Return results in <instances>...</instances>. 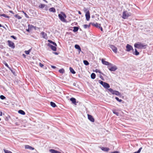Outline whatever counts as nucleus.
I'll return each mask as SVG.
<instances>
[{
    "label": "nucleus",
    "instance_id": "c756f323",
    "mask_svg": "<svg viewBox=\"0 0 153 153\" xmlns=\"http://www.w3.org/2000/svg\"><path fill=\"white\" fill-rule=\"evenodd\" d=\"M83 63H84V64L86 65H88L89 64V62L87 60H84Z\"/></svg>",
    "mask_w": 153,
    "mask_h": 153
},
{
    "label": "nucleus",
    "instance_id": "a18cd8bd",
    "mask_svg": "<svg viewBox=\"0 0 153 153\" xmlns=\"http://www.w3.org/2000/svg\"><path fill=\"white\" fill-rule=\"evenodd\" d=\"M11 37L13 39H15V40H16L17 39V38L16 37L13 36V35H12V36H11Z\"/></svg>",
    "mask_w": 153,
    "mask_h": 153
},
{
    "label": "nucleus",
    "instance_id": "ea45409f",
    "mask_svg": "<svg viewBox=\"0 0 153 153\" xmlns=\"http://www.w3.org/2000/svg\"><path fill=\"white\" fill-rule=\"evenodd\" d=\"M113 112L114 114H116L117 116H119V113L115 111H113Z\"/></svg>",
    "mask_w": 153,
    "mask_h": 153
},
{
    "label": "nucleus",
    "instance_id": "f257e3e1",
    "mask_svg": "<svg viewBox=\"0 0 153 153\" xmlns=\"http://www.w3.org/2000/svg\"><path fill=\"white\" fill-rule=\"evenodd\" d=\"M147 45H144L140 42L135 43L134 45V47L138 49H145L146 48Z\"/></svg>",
    "mask_w": 153,
    "mask_h": 153
},
{
    "label": "nucleus",
    "instance_id": "423d86ee",
    "mask_svg": "<svg viewBox=\"0 0 153 153\" xmlns=\"http://www.w3.org/2000/svg\"><path fill=\"white\" fill-rule=\"evenodd\" d=\"M108 68L111 71H115L117 69V66L115 65H113V64H112V66L110 65L109 66H108Z\"/></svg>",
    "mask_w": 153,
    "mask_h": 153
},
{
    "label": "nucleus",
    "instance_id": "39448f33",
    "mask_svg": "<svg viewBox=\"0 0 153 153\" xmlns=\"http://www.w3.org/2000/svg\"><path fill=\"white\" fill-rule=\"evenodd\" d=\"M130 16V13L128 12L127 11H124L123 13L122 18L124 19H126Z\"/></svg>",
    "mask_w": 153,
    "mask_h": 153
},
{
    "label": "nucleus",
    "instance_id": "5701e85b",
    "mask_svg": "<svg viewBox=\"0 0 153 153\" xmlns=\"http://www.w3.org/2000/svg\"><path fill=\"white\" fill-rule=\"evenodd\" d=\"M91 78L93 79H94L95 78L96 74L94 73H92L91 74Z\"/></svg>",
    "mask_w": 153,
    "mask_h": 153
},
{
    "label": "nucleus",
    "instance_id": "603ef678",
    "mask_svg": "<svg viewBox=\"0 0 153 153\" xmlns=\"http://www.w3.org/2000/svg\"><path fill=\"white\" fill-rule=\"evenodd\" d=\"M3 27V28H5V27L4 26H2L0 24V27Z\"/></svg>",
    "mask_w": 153,
    "mask_h": 153
},
{
    "label": "nucleus",
    "instance_id": "393cba45",
    "mask_svg": "<svg viewBox=\"0 0 153 153\" xmlns=\"http://www.w3.org/2000/svg\"><path fill=\"white\" fill-rule=\"evenodd\" d=\"M69 69L70 72L73 74H75L76 72L74 70L71 68L70 67Z\"/></svg>",
    "mask_w": 153,
    "mask_h": 153
},
{
    "label": "nucleus",
    "instance_id": "6e6552de",
    "mask_svg": "<svg viewBox=\"0 0 153 153\" xmlns=\"http://www.w3.org/2000/svg\"><path fill=\"white\" fill-rule=\"evenodd\" d=\"M126 51H127L129 52L131 50H132L133 51H134V49L132 47L128 44L126 45Z\"/></svg>",
    "mask_w": 153,
    "mask_h": 153
},
{
    "label": "nucleus",
    "instance_id": "4c0bfd02",
    "mask_svg": "<svg viewBox=\"0 0 153 153\" xmlns=\"http://www.w3.org/2000/svg\"><path fill=\"white\" fill-rule=\"evenodd\" d=\"M3 63L5 65V66L8 68L9 69V68H10V67H9V65L5 62L4 61L3 62Z\"/></svg>",
    "mask_w": 153,
    "mask_h": 153
},
{
    "label": "nucleus",
    "instance_id": "4d7b16f0",
    "mask_svg": "<svg viewBox=\"0 0 153 153\" xmlns=\"http://www.w3.org/2000/svg\"><path fill=\"white\" fill-rule=\"evenodd\" d=\"M15 124L16 125H18V123H15Z\"/></svg>",
    "mask_w": 153,
    "mask_h": 153
},
{
    "label": "nucleus",
    "instance_id": "a19ab883",
    "mask_svg": "<svg viewBox=\"0 0 153 153\" xmlns=\"http://www.w3.org/2000/svg\"><path fill=\"white\" fill-rule=\"evenodd\" d=\"M22 12L24 13V14H25V16L27 18H29V17L28 16V15L24 11H22Z\"/></svg>",
    "mask_w": 153,
    "mask_h": 153
},
{
    "label": "nucleus",
    "instance_id": "cd10ccee",
    "mask_svg": "<svg viewBox=\"0 0 153 153\" xmlns=\"http://www.w3.org/2000/svg\"><path fill=\"white\" fill-rule=\"evenodd\" d=\"M48 42H49L50 43L53 44L55 46H57V45L55 42H53L51 40H48Z\"/></svg>",
    "mask_w": 153,
    "mask_h": 153
},
{
    "label": "nucleus",
    "instance_id": "5fc2aeb1",
    "mask_svg": "<svg viewBox=\"0 0 153 153\" xmlns=\"http://www.w3.org/2000/svg\"><path fill=\"white\" fill-rule=\"evenodd\" d=\"M78 13L80 14H81V13L80 11H78Z\"/></svg>",
    "mask_w": 153,
    "mask_h": 153
},
{
    "label": "nucleus",
    "instance_id": "0eeeda50",
    "mask_svg": "<svg viewBox=\"0 0 153 153\" xmlns=\"http://www.w3.org/2000/svg\"><path fill=\"white\" fill-rule=\"evenodd\" d=\"M90 24H91L93 26H95V27L99 28L100 29V30L102 31H103V29L102 27L100 26V24H98L97 23H90Z\"/></svg>",
    "mask_w": 153,
    "mask_h": 153
},
{
    "label": "nucleus",
    "instance_id": "13d9d810",
    "mask_svg": "<svg viewBox=\"0 0 153 153\" xmlns=\"http://www.w3.org/2000/svg\"><path fill=\"white\" fill-rule=\"evenodd\" d=\"M45 0V2H47V1H46L45 0Z\"/></svg>",
    "mask_w": 153,
    "mask_h": 153
},
{
    "label": "nucleus",
    "instance_id": "4be33fe9",
    "mask_svg": "<svg viewBox=\"0 0 153 153\" xmlns=\"http://www.w3.org/2000/svg\"><path fill=\"white\" fill-rule=\"evenodd\" d=\"M18 113L22 115H25V112L22 110H19L18 111Z\"/></svg>",
    "mask_w": 153,
    "mask_h": 153
},
{
    "label": "nucleus",
    "instance_id": "864d4df0",
    "mask_svg": "<svg viewBox=\"0 0 153 153\" xmlns=\"http://www.w3.org/2000/svg\"><path fill=\"white\" fill-rule=\"evenodd\" d=\"M53 53H54L56 55H58V53L57 52H54Z\"/></svg>",
    "mask_w": 153,
    "mask_h": 153
},
{
    "label": "nucleus",
    "instance_id": "49530a36",
    "mask_svg": "<svg viewBox=\"0 0 153 153\" xmlns=\"http://www.w3.org/2000/svg\"><path fill=\"white\" fill-rule=\"evenodd\" d=\"M39 65L40 66L41 68H42L44 66V65L42 64L41 63H39Z\"/></svg>",
    "mask_w": 153,
    "mask_h": 153
},
{
    "label": "nucleus",
    "instance_id": "79ce46f5",
    "mask_svg": "<svg viewBox=\"0 0 153 153\" xmlns=\"http://www.w3.org/2000/svg\"><path fill=\"white\" fill-rule=\"evenodd\" d=\"M95 72L96 73H99L100 74L101 73V72L99 70L97 69H96L95 71Z\"/></svg>",
    "mask_w": 153,
    "mask_h": 153
},
{
    "label": "nucleus",
    "instance_id": "09e8293b",
    "mask_svg": "<svg viewBox=\"0 0 153 153\" xmlns=\"http://www.w3.org/2000/svg\"><path fill=\"white\" fill-rule=\"evenodd\" d=\"M51 67L52 68H56V67L54 66H53V65H51Z\"/></svg>",
    "mask_w": 153,
    "mask_h": 153
},
{
    "label": "nucleus",
    "instance_id": "dca6fc26",
    "mask_svg": "<svg viewBox=\"0 0 153 153\" xmlns=\"http://www.w3.org/2000/svg\"><path fill=\"white\" fill-rule=\"evenodd\" d=\"M25 149H29L31 150H33L34 149V148H33L32 147L28 145H25Z\"/></svg>",
    "mask_w": 153,
    "mask_h": 153
},
{
    "label": "nucleus",
    "instance_id": "052dcab7",
    "mask_svg": "<svg viewBox=\"0 0 153 153\" xmlns=\"http://www.w3.org/2000/svg\"><path fill=\"white\" fill-rule=\"evenodd\" d=\"M1 120V118H0V121Z\"/></svg>",
    "mask_w": 153,
    "mask_h": 153
},
{
    "label": "nucleus",
    "instance_id": "ddd939ff",
    "mask_svg": "<svg viewBox=\"0 0 153 153\" xmlns=\"http://www.w3.org/2000/svg\"><path fill=\"white\" fill-rule=\"evenodd\" d=\"M85 16H86V20L88 21L89 20L90 16V13L88 11L86 12Z\"/></svg>",
    "mask_w": 153,
    "mask_h": 153
},
{
    "label": "nucleus",
    "instance_id": "2f4dec72",
    "mask_svg": "<svg viewBox=\"0 0 153 153\" xmlns=\"http://www.w3.org/2000/svg\"><path fill=\"white\" fill-rule=\"evenodd\" d=\"M90 24H90L89 25H83V27L85 29L87 28L88 27H89L90 26Z\"/></svg>",
    "mask_w": 153,
    "mask_h": 153
},
{
    "label": "nucleus",
    "instance_id": "bf43d9fd",
    "mask_svg": "<svg viewBox=\"0 0 153 153\" xmlns=\"http://www.w3.org/2000/svg\"><path fill=\"white\" fill-rule=\"evenodd\" d=\"M35 151H36V152H37V151H36V150H35Z\"/></svg>",
    "mask_w": 153,
    "mask_h": 153
},
{
    "label": "nucleus",
    "instance_id": "4468645a",
    "mask_svg": "<svg viewBox=\"0 0 153 153\" xmlns=\"http://www.w3.org/2000/svg\"><path fill=\"white\" fill-rule=\"evenodd\" d=\"M88 119L90 121H91V122H94V118H93V117L91 115H89V114H88Z\"/></svg>",
    "mask_w": 153,
    "mask_h": 153
},
{
    "label": "nucleus",
    "instance_id": "a211bd4d",
    "mask_svg": "<svg viewBox=\"0 0 153 153\" xmlns=\"http://www.w3.org/2000/svg\"><path fill=\"white\" fill-rule=\"evenodd\" d=\"M49 152L51 153H61L56 150H55L53 149H51L49 150Z\"/></svg>",
    "mask_w": 153,
    "mask_h": 153
},
{
    "label": "nucleus",
    "instance_id": "f03ea898",
    "mask_svg": "<svg viewBox=\"0 0 153 153\" xmlns=\"http://www.w3.org/2000/svg\"><path fill=\"white\" fill-rule=\"evenodd\" d=\"M61 14L58 15V16L60 20L63 22H66L67 21L65 18H66L67 16L63 12H61Z\"/></svg>",
    "mask_w": 153,
    "mask_h": 153
},
{
    "label": "nucleus",
    "instance_id": "c03bdc74",
    "mask_svg": "<svg viewBox=\"0 0 153 153\" xmlns=\"http://www.w3.org/2000/svg\"><path fill=\"white\" fill-rule=\"evenodd\" d=\"M9 69L10 70V71H11V72L13 73V75L15 74V72L13 71L12 69L11 68H9Z\"/></svg>",
    "mask_w": 153,
    "mask_h": 153
},
{
    "label": "nucleus",
    "instance_id": "c85d7f7f",
    "mask_svg": "<svg viewBox=\"0 0 153 153\" xmlns=\"http://www.w3.org/2000/svg\"><path fill=\"white\" fill-rule=\"evenodd\" d=\"M0 16H3L6 18H9L10 17L9 16L6 15V14H0Z\"/></svg>",
    "mask_w": 153,
    "mask_h": 153
},
{
    "label": "nucleus",
    "instance_id": "de8ad7c7",
    "mask_svg": "<svg viewBox=\"0 0 153 153\" xmlns=\"http://www.w3.org/2000/svg\"><path fill=\"white\" fill-rule=\"evenodd\" d=\"M111 153H119V152L117 151H115L113 152H111Z\"/></svg>",
    "mask_w": 153,
    "mask_h": 153
},
{
    "label": "nucleus",
    "instance_id": "9d476101",
    "mask_svg": "<svg viewBox=\"0 0 153 153\" xmlns=\"http://www.w3.org/2000/svg\"><path fill=\"white\" fill-rule=\"evenodd\" d=\"M7 42L8 43V45L10 47L13 49L14 48L15 46L13 42L10 40H8L7 41Z\"/></svg>",
    "mask_w": 153,
    "mask_h": 153
},
{
    "label": "nucleus",
    "instance_id": "c9c22d12",
    "mask_svg": "<svg viewBox=\"0 0 153 153\" xmlns=\"http://www.w3.org/2000/svg\"><path fill=\"white\" fill-rule=\"evenodd\" d=\"M115 99L119 102H121L123 101V100H122L119 99V98L117 97H115Z\"/></svg>",
    "mask_w": 153,
    "mask_h": 153
},
{
    "label": "nucleus",
    "instance_id": "37998d69",
    "mask_svg": "<svg viewBox=\"0 0 153 153\" xmlns=\"http://www.w3.org/2000/svg\"><path fill=\"white\" fill-rule=\"evenodd\" d=\"M45 6V5L44 4H42L40 5L39 6V7L41 8H43Z\"/></svg>",
    "mask_w": 153,
    "mask_h": 153
},
{
    "label": "nucleus",
    "instance_id": "6ab92c4d",
    "mask_svg": "<svg viewBox=\"0 0 153 153\" xmlns=\"http://www.w3.org/2000/svg\"><path fill=\"white\" fill-rule=\"evenodd\" d=\"M70 100L72 102V103L75 105H76V99L74 98H71L70 99Z\"/></svg>",
    "mask_w": 153,
    "mask_h": 153
},
{
    "label": "nucleus",
    "instance_id": "bb28decb",
    "mask_svg": "<svg viewBox=\"0 0 153 153\" xmlns=\"http://www.w3.org/2000/svg\"><path fill=\"white\" fill-rule=\"evenodd\" d=\"M50 104H51V105L52 107H53V108L55 107L56 106V104H55V103H54V102H51Z\"/></svg>",
    "mask_w": 153,
    "mask_h": 153
},
{
    "label": "nucleus",
    "instance_id": "58836bf2",
    "mask_svg": "<svg viewBox=\"0 0 153 153\" xmlns=\"http://www.w3.org/2000/svg\"><path fill=\"white\" fill-rule=\"evenodd\" d=\"M0 98L2 100H4L5 99V97L3 95H1L0 96Z\"/></svg>",
    "mask_w": 153,
    "mask_h": 153
},
{
    "label": "nucleus",
    "instance_id": "9b49d317",
    "mask_svg": "<svg viewBox=\"0 0 153 153\" xmlns=\"http://www.w3.org/2000/svg\"><path fill=\"white\" fill-rule=\"evenodd\" d=\"M102 62L103 64L105 65H108V66H109L110 65H111V66L112 65V64L108 62L104 61L103 59H102Z\"/></svg>",
    "mask_w": 153,
    "mask_h": 153
},
{
    "label": "nucleus",
    "instance_id": "412c9836",
    "mask_svg": "<svg viewBox=\"0 0 153 153\" xmlns=\"http://www.w3.org/2000/svg\"><path fill=\"white\" fill-rule=\"evenodd\" d=\"M75 48L76 49H78L79 51H81L80 47L79 45L77 44L75 45Z\"/></svg>",
    "mask_w": 153,
    "mask_h": 153
},
{
    "label": "nucleus",
    "instance_id": "8fccbe9b",
    "mask_svg": "<svg viewBox=\"0 0 153 153\" xmlns=\"http://www.w3.org/2000/svg\"><path fill=\"white\" fill-rule=\"evenodd\" d=\"M9 12L11 13H12V14H14V13L12 11V10H10L9 11Z\"/></svg>",
    "mask_w": 153,
    "mask_h": 153
},
{
    "label": "nucleus",
    "instance_id": "f704fd0d",
    "mask_svg": "<svg viewBox=\"0 0 153 153\" xmlns=\"http://www.w3.org/2000/svg\"><path fill=\"white\" fill-rule=\"evenodd\" d=\"M30 51V49H29L28 51H25V52L26 54H29Z\"/></svg>",
    "mask_w": 153,
    "mask_h": 153
},
{
    "label": "nucleus",
    "instance_id": "20e7f679",
    "mask_svg": "<svg viewBox=\"0 0 153 153\" xmlns=\"http://www.w3.org/2000/svg\"><path fill=\"white\" fill-rule=\"evenodd\" d=\"M99 82L105 88H108L110 87L109 85L106 82H104L100 80H99Z\"/></svg>",
    "mask_w": 153,
    "mask_h": 153
},
{
    "label": "nucleus",
    "instance_id": "f3484780",
    "mask_svg": "<svg viewBox=\"0 0 153 153\" xmlns=\"http://www.w3.org/2000/svg\"><path fill=\"white\" fill-rule=\"evenodd\" d=\"M101 149L102 150L106 152L110 150L109 148L107 147H102Z\"/></svg>",
    "mask_w": 153,
    "mask_h": 153
},
{
    "label": "nucleus",
    "instance_id": "aec40b11",
    "mask_svg": "<svg viewBox=\"0 0 153 153\" xmlns=\"http://www.w3.org/2000/svg\"><path fill=\"white\" fill-rule=\"evenodd\" d=\"M134 50V52H133V54L136 56L139 55V53L137 51V50L136 49H135Z\"/></svg>",
    "mask_w": 153,
    "mask_h": 153
},
{
    "label": "nucleus",
    "instance_id": "473e14b6",
    "mask_svg": "<svg viewBox=\"0 0 153 153\" xmlns=\"http://www.w3.org/2000/svg\"><path fill=\"white\" fill-rule=\"evenodd\" d=\"M142 149V147H141L137 152H135L134 153H140V152Z\"/></svg>",
    "mask_w": 153,
    "mask_h": 153
},
{
    "label": "nucleus",
    "instance_id": "2eb2a0df",
    "mask_svg": "<svg viewBox=\"0 0 153 153\" xmlns=\"http://www.w3.org/2000/svg\"><path fill=\"white\" fill-rule=\"evenodd\" d=\"M41 34L42 35V37L45 39H47L48 38V36L46 33H45L44 32H42L41 33Z\"/></svg>",
    "mask_w": 153,
    "mask_h": 153
},
{
    "label": "nucleus",
    "instance_id": "3c124183",
    "mask_svg": "<svg viewBox=\"0 0 153 153\" xmlns=\"http://www.w3.org/2000/svg\"><path fill=\"white\" fill-rule=\"evenodd\" d=\"M2 115V112L0 111V116Z\"/></svg>",
    "mask_w": 153,
    "mask_h": 153
},
{
    "label": "nucleus",
    "instance_id": "72a5a7b5",
    "mask_svg": "<svg viewBox=\"0 0 153 153\" xmlns=\"http://www.w3.org/2000/svg\"><path fill=\"white\" fill-rule=\"evenodd\" d=\"M59 72L61 73H63L65 72L64 70L62 68L59 70Z\"/></svg>",
    "mask_w": 153,
    "mask_h": 153
},
{
    "label": "nucleus",
    "instance_id": "b1692460",
    "mask_svg": "<svg viewBox=\"0 0 153 153\" xmlns=\"http://www.w3.org/2000/svg\"><path fill=\"white\" fill-rule=\"evenodd\" d=\"M49 10L50 12H55L56 11L55 9L53 7H52L49 9Z\"/></svg>",
    "mask_w": 153,
    "mask_h": 153
},
{
    "label": "nucleus",
    "instance_id": "e433bc0d",
    "mask_svg": "<svg viewBox=\"0 0 153 153\" xmlns=\"http://www.w3.org/2000/svg\"><path fill=\"white\" fill-rule=\"evenodd\" d=\"M4 151L5 153H12L11 151L6 149H4Z\"/></svg>",
    "mask_w": 153,
    "mask_h": 153
},
{
    "label": "nucleus",
    "instance_id": "7ed1b4c3",
    "mask_svg": "<svg viewBox=\"0 0 153 153\" xmlns=\"http://www.w3.org/2000/svg\"><path fill=\"white\" fill-rule=\"evenodd\" d=\"M108 90L113 94H114L117 96H120L121 94L117 91L113 90L112 88H108Z\"/></svg>",
    "mask_w": 153,
    "mask_h": 153
},
{
    "label": "nucleus",
    "instance_id": "6e6d98bb",
    "mask_svg": "<svg viewBox=\"0 0 153 153\" xmlns=\"http://www.w3.org/2000/svg\"><path fill=\"white\" fill-rule=\"evenodd\" d=\"M22 55H23V56L25 57L26 55H25V54H23Z\"/></svg>",
    "mask_w": 153,
    "mask_h": 153
},
{
    "label": "nucleus",
    "instance_id": "a878e982",
    "mask_svg": "<svg viewBox=\"0 0 153 153\" xmlns=\"http://www.w3.org/2000/svg\"><path fill=\"white\" fill-rule=\"evenodd\" d=\"M74 29L73 30V31L74 32H76L79 29V28L77 27H73Z\"/></svg>",
    "mask_w": 153,
    "mask_h": 153
},
{
    "label": "nucleus",
    "instance_id": "f8f14e48",
    "mask_svg": "<svg viewBox=\"0 0 153 153\" xmlns=\"http://www.w3.org/2000/svg\"><path fill=\"white\" fill-rule=\"evenodd\" d=\"M48 46L50 47L51 49L54 51H56V46H53L50 43H48Z\"/></svg>",
    "mask_w": 153,
    "mask_h": 153
},
{
    "label": "nucleus",
    "instance_id": "1a4fd4ad",
    "mask_svg": "<svg viewBox=\"0 0 153 153\" xmlns=\"http://www.w3.org/2000/svg\"><path fill=\"white\" fill-rule=\"evenodd\" d=\"M110 48L113 51L116 53L117 52V49L116 47L113 45H110Z\"/></svg>",
    "mask_w": 153,
    "mask_h": 153
},
{
    "label": "nucleus",
    "instance_id": "7c9ffc66",
    "mask_svg": "<svg viewBox=\"0 0 153 153\" xmlns=\"http://www.w3.org/2000/svg\"><path fill=\"white\" fill-rule=\"evenodd\" d=\"M14 16L17 19H21L22 18V17L20 16L17 14L15 15Z\"/></svg>",
    "mask_w": 153,
    "mask_h": 153
}]
</instances>
